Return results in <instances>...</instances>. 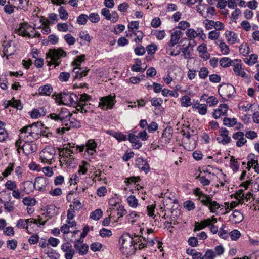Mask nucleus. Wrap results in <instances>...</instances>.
Returning <instances> with one entry per match:
<instances>
[{"label":"nucleus","instance_id":"obj_1","mask_svg":"<svg viewBox=\"0 0 259 259\" xmlns=\"http://www.w3.org/2000/svg\"><path fill=\"white\" fill-rule=\"evenodd\" d=\"M42 124L40 122L34 123L30 125L24 126L20 131L19 138L16 142V147L18 148L19 151V148H21V144L22 140H25L26 138H31L32 140L37 139L39 138V130L38 126H41Z\"/></svg>","mask_w":259,"mask_h":259},{"label":"nucleus","instance_id":"obj_2","mask_svg":"<svg viewBox=\"0 0 259 259\" xmlns=\"http://www.w3.org/2000/svg\"><path fill=\"white\" fill-rule=\"evenodd\" d=\"M141 236L135 235L132 237L128 233L123 234L119 240L121 244V249L124 254L131 255L135 253L136 250L135 245L140 243L142 240ZM143 237H142V238Z\"/></svg>","mask_w":259,"mask_h":259},{"label":"nucleus","instance_id":"obj_3","mask_svg":"<svg viewBox=\"0 0 259 259\" xmlns=\"http://www.w3.org/2000/svg\"><path fill=\"white\" fill-rule=\"evenodd\" d=\"M193 193L201 204L208 207L210 212L217 214V211L220 208V205L216 201H213L209 195L205 194L199 188H195Z\"/></svg>","mask_w":259,"mask_h":259},{"label":"nucleus","instance_id":"obj_4","mask_svg":"<svg viewBox=\"0 0 259 259\" xmlns=\"http://www.w3.org/2000/svg\"><path fill=\"white\" fill-rule=\"evenodd\" d=\"M66 55V52L62 48L50 49L47 53L48 65H54V67L58 66L61 63V59Z\"/></svg>","mask_w":259,"mask_h":259},{"label":"nucleus","instance_id":"obj_5","mask_svg":"<svg viewBox=\"0 0 259 259\" xmlns=\"http://www.w3.org/2000/svg\"><path fill=\"white\" fill-rule=\"evenodd\" d=\"M72 115V113L68 109L63 108L59 113H52L50 114L49 116L52 119L61 122L65 126V123H67L68 120L71 119Z\"/></svg>","mask_w":259,"mask_h":259},{"label":"nucleus","instance_id":"obj_6","mask_svg":"<svg viewBox=\"0 0 259 259\" xmlns=\"http://www.w3.org/2000/svg\"><path fill=\"white\" fill-rule=\"evenodd\" d=\"M60 102L66 105L75 106L78 101V96L73 93H62L58 95Z\"/></svg>","mask_w":259,"mask_h":259},{"label":"nucleus","instance_id":"obj_7","mask_svg":"<svg viewBox=\"0 0 259 259\" xmlns=\"http://www.w3.org/2000/svg\"><path fill=\"white\" fill-rule=\"evenodd\" d=\"M55 153L56 150L54 148L51 146L45 147L39 154L41 161L49 164H51L52 160L54 159Z\"/></svg>","mask_w":259,"mask_h":259},{"label":"nucleus","instance_id":"obj_8","mask_svg":"<svg viewBox=\"0 0 259 259\" xmlns=\"http://www.w3.org/2000/svg\"><path fill=\"white\" fill-rule=\"evenodd\" d=\"M97 144L93 139L88 140L85 145L81 146H76V150H79V152H82L85 150V153L90 156H93L97 151Z\"/></svg>","mask_w":259,"mask_h":259},{"label":"nucleus","instance_id":"obj_9","mask_svg":"<svg viewBox=\"0 0 259 259\" xmlns=\"http://www.w3.org/2000/svg\"><path fill=\"white\" fill-rule=\"evenodd\" d=\"M24 143L22 145L21 144V148H19V151L17 150L18 153H20L21 149L23 150V152L26 155H29L32 153L35 152L37 149V145L33 142L31 138H26L25 140H22ZM18 149V148L17 147Z\"/></svg>","mask_w":259,"mask_h":259},{"label":"nucleus","instance_id":"obj_10","mask_svg":"<svg viewBox=\"0 0 259 259\" xmlns=\"http://www.w3.org/2000/svg\"><path fill=\"white\" fill-rule=\"evenodd\" d=\"M115 98V95H111L101 98L99 106L103 109L112 108L116 102Z\"/></svg>","mask_w":259,"mask_h":259},{"label":"nucleus","instance_id":"obj_11","mask_svg":"<svg viewBox=\"0 0 259 259\" xmlns=\"http://www.w3.org/2000/svg\"><path fill=\"white\" fill-rule=\"evenodd\" d=\"M220 95L223 97H231L235 93V88L231 84H224L218 90Z\"/></svg>","mask_w":259,"mask_h":259},{"label":"nucleus","instance_id":"obj_12","mask_svg":"<svg viewBox=\"0 0 259 259\" xmlns=\"http://www.w3.org/2000/svg\"><path fill=\"white\" fill-rule=\"evenodd\" d=\"M61 249L64 254L65 259H72L75 253V249L69 242L63 243L61 246Z\"/></svg>","mask_w":259,"mask_h":259},{"label":"nucleus","instance_id":"obj_13","mask_svg":"<svg viewBox=\"0 0 259 259\" xmlns=\"http://www.w3.org/2000/svg\"><path fill=\"white\" fill-rule=\"evenodd\" d=\"M183 35V32L180 30H176L172 32L170 35V40L166 48V50H170L172 47L177 44Z\"/></svg>","mask_w":259,"mask_h":259},{"label":"nucleus","instance_id":"obj_14","mask_svg":"<svg viewBox=\"0 0 259 259\" xmlns=\"http://www.w3.org/2000/svg\"><path fill=\"white\" fill-rule=\"evenodd\" d=\"M229 132L225 128H221L219 131V135L217 138L218 143L223 145H226L230 143L231 138L229 136Z\"/></svg>","mask_w":259,"mask_h":259},{"label":"nucleus","instance_id":"obj_15","mask_svg":"<svg viewBox=\"0 0 259 259\" xmlns=\"http://www.w3.org/2000/svg\"><path fill=\"white\" fill-rule=\"evenodd\" d=\"M81 126L80 122L74 119L68 120L67 123H65V127L59 128L57 129V132L59 134H62L65 133L66 131H68L71 127L78 128Z\"/></svg>","mask_w":259,"mask_h":259},{"label":"nucleus","instance_id":"obj_16","mask_svg":"<svg viewBox=\"0 0 259 259\" xmlns=\"http://www.w3.org/2000/svg\"><path fill=\"white\" fill-rule=\"evenodd\" d=\"M32 29V27L27 23L22 24L18 29V33L20 35L23 36H28L31 37L33 35L30 33V31Z\"/></svg>","mask_w":259,"mask_h":259},{"label":"nucleus","instance_id":"obj_17","mask_svg":"<svg viewBox=\"0 0 259 259\" xmlns=\"http://www.w3.org/2000/svg\"><path fill=\"white\" fill-rule=\"evenodd\" d=\"M21 188V191L28 194L32 192L35 188V185L30 181H26L20 185Z\"/></svg>","mask_w":259,"mask_h":259},{"label":"nucleus","instance_id":"obj_18","mask_svg":"<svg viewBox=\"0 0 259 259\" xmlns=\"http://www.w3.org/2000/svg\"><path fill=\"white\" fill-rule=\"evenodd\" d=\"M136 164L141 170L146 174L149 172L150 167L147 161L142 157L137 158L136 160Z\"/></svg>","mask_w":259,"mask_h":259},{"label":"nucleus","instance_id":"obj_19","mask_svg":"<svg viewBox=\"0 0 259 259\" xmlns=\"http://www.w3.org/2000/svg\"><path fill=\"white\" fill-rule=\"evenodd\" d=\"M48 182L47 179L43 177H38L35 179V188L38 190L44 189L47 185Z\"/></svg>","mask_w":259,"mask_h":259},{"label":"nucleus","instance_id":"obj_20","mask_svg":"<svg viewBox=\"0 0 259 259\" xmlns=\"http://www.w3.org/2000/svg\"><path fill=\"white\" fill-rule=\"evenodd\" d=\"M228 109V106L226 104L220 105L218 108L214 110L213 116L215 118H218L221 116L225 115Z\"/></svg>","mask_w":259,"mask_h":259},{"label":"nucleus","instance_id":"obj_21","mask_svg":"<svg viewBox=\"0 0 259 259\" xmlns=\"http://www.w3.org/2000/svg\"><path fill=\"white\" fill-rule=\"evenodd\" d=\"M233 138L237 141L236 145L238 147H241L244 145L247 140L244 137V133L242 132H238L233 135Z\"/></svg>","mask_w":259,"mask_h":259},{"label":"nucleus","instance_id":"obj_22","mask_svg":"<svg viewBox=\"0 0 259 259\" xmlns=\"http://www.w3.org/2000/svg\"><path fill=\"white\" fill-rule=\"evenodd\" d=\"M243 220V215L242 213L237 210H234L229 217V220L234 224L241 222Z\"/></svg>","mask_w":259,"mask_h":259},{"label":"nucleus","instance_id":"obj_23","mask_svg":"<svg viewBox=\"0 0 259 259\" xmlns=\"http://www.w3.org/2000/svg\"><path fill=\"white\" fill-rule=\"evenodd\" d=\"M225 35L229 44H234L239 42L236 34L233 31H226L225 33Z\"/></svg>","mask_w":259,"mask_h":259},{"label":"nucleus","instance_id":"obj_24","mask_svg":"<svg viewBox=\"0 0 259 259\" xmlns=\"http://www.w3.org/2000/svg\"><path fill=\"white\" fill-rule=\"evenodd\" d=\"M128 139L132 144V147L134 149H139L142 146V143L140 142L138 137L136 135L133 134H130Z\"/></svg>","mask_w":259,"mask_h":259},{"label":"nucleus","instance_id":"obj_25","mask_svg":"<svg viewBox=\"0 0 259 259\" xmlns=\"http://www.w3.org/2000/svg\"><path fill=\"white\" fill-rule=\"evenodd\" d=\"M80 243V240H77L75 242V244L74 245V247L78 250V253L81 255H85L87 253L89 247L88 245L84 244L79 245V243Z\"/></svg>","mask_w":259,"mask_h":259},{"label":"nucleus","instance_id":"obj_26","mask_svg":"<svg viewBox=\"0 0 259 259\" xmlns=\"http://www.w3.org/2000/svg\"><path fill=\"white\" fill-rule=\"evenodd\" d=\"M89 71V69L84 70L81 68L80 67H74L73 68V72L75 74V75L74 76V78L80 79L84 76H86Z\"/></svg>","mask_w":259,"mask_h":259},{"label":"nucleus","instance_id":"obj_27","mask_svg":"<svg viewBox=\"0 0 259 259\" xmlns=\"http://www.w3.org/2000/svg\"><path fill=\"white\" fill-rule=\"evenodd\" d=\"M4 53L6 56H10L14 54L15 52V48L13 44L11 43H7L4 46L3 50Z\"/></svg>","mask_w":259,"mask_h":259},{"label":"nucleus","instance_id":"obj_28","mask_svg":"<svg viewBox=\"0 0 259 259\" xmlns=\"http://www.w3.org/2000/svg\"><path fill=\"white\" fill-rule=\"evenodd\" d=\"M52 91L53 89L49 84L41 86L38 89L39 93L41 95H49L52 93Z\"/></svg>","mask_w":259,"mask_h":259},{"label":"nucleus","instance_id":"obj_29","mask_svg":"<svg viewBox=\"0 0 259 259\" xmlns=\"http://www.w3.org/2000/svg\"><path fill=\"white\" fill-rule=\"evenodd\" d=\"M217 44L219 46L221 52L227 55L229 53L230 49L228 45L222 39H219Z\"/></svg>","mask_w":259,"mask_h":259},{"label":"nucleus","instance_id":"obj_30","mask_svg":"<svg viewBox=\"0 0 259 259\" xmlns=\"http://www.w3.org/2000/svg\"><path fill=\"white\" fill-rule=\"evenodd\" d=\"M233 70L237 75L242 77H245L246 76V73L242 68L241 65L238 63L234 64Z\"/></svg>","mask_w":259,"mask_h":259},{"label":"nucleus","instance_id":"obj_31","mask_svg":"<svg viewBox=\"0 0 259 259\" xmlns=\"http://www.w3.org/2000/svg\"><path fill=\"white\" fill-rule=\"evenodd\" d=\"M258 56L256 54H251L249 58H245L244 59V62L248 65H252L254 64L257 60Z\"/></svg>","mask_w":259,"mask_h":259},{"label":"nucleus","instance_id":"obj_32","mask_svg":"<svg viewBox=\"0 0 259 259\" xmlns=\"http://www.w3.org/2000/svg\"><path fill=\"white\" fill-rule=\"evenodd\" d=\"M172 136V129L170 127H167L163 131L162 133V137L165 138V141H168Z\"/></svg>","mask_w":259,"mask_h":259},{"label":"nucleus","instance_id":"obj_33","mask_svg":"<svg viewBox=\"0 0 259 259\" xmlns=\"http://www.w3.org/2000/svg\"><path fill=\"white\" fill-rule=\"evenodd\" d=\"M193 108H195L198 110V112L201 115H205L207 112V106L205 104H198L197 106L194 105L193 106Z\"/></svg>","mask_w":259,"mask_h":259},{"label":"nucleus","instance_id":"obj_34","mask_svg":"<svg viewBox=\"0 0 259 259\" xmlns=\"http://www.w3.org/2000/svg\"><path fill=\"white\" fill-rule=\"evenodd\" d=\"M186 35L190 40H193L197 37V31L193 28H189L186 31Z\"/></svg>","mask_w":259,"mask_h":259},{"label":"nucleus","instance_id":"obj_35","mask_svg":"<svg viewBox=\"0 0 259 259\" xmlns=\"http://www.w3.org/2000/svg\"><path fill=\"white\" fill-rule=\"evenodd\" d=\"M215 8L213 7H208L207 8L206 13H204L202 11H199V13L205 18L209 17L210 16H213L214 14Z\"/></svg>","mask_w":259,"mask_h":259},{"label":"nucleus","instance_id":"obj_36","mask_svg":"<svg viewBox=\"0 0 259 259\" xmlns=\"http://www.w3.org/2000/svg\"><path fill=\"white\" fill-rule=\"evenodd\" d=\"M91 100V96L87 94L84 93L80 95L79 99L77 102V104H87L85 103L86 102L89 101Z\"/></svg>","mask_w":259,"mask_h":259},{"label":"nucleus","instance_id":"obj_37","mask_svg":"<svg viewBox=\"0 0 259 259\" xmlns=\"http://www.w3.org/2000/svg\"><path fill=\"white\" fill-rule=\"evenodd\" d=\"M76 106V110L78 112H80L82 113H86L90 111H92L91 109H85L87 106L88 107V104H77Z\"/></svg>","mask_w":259,"mask_h":259},{"label":"nucleus","instance_id":"obj_38","mask_svg":"<svg viewBox=\"0 0 259 259\" xmlns=\"http://www.w3.org/2000/svg\"><path fill=\"white\" fill-rule=\"evenodd\" d=\"M127 201L128 205L133 208L138 206V201L135 196L131 195L127 197Z\"/></svg>","mask_w":259,"mask_h":259},{"label":"nucleus","instance_id":"obj_39","mask_svg":"<svg viewBox=\"0 0 259 259\" xmlns=\"http://www.w3.org/2000/svg\"><path fill=\"white\" fill-rule=\"evenodd\" d=\"M181 105L183 107H187L192 105L191 98L188 96H184L181 99Z\"/></svg>","mask_w":259,"mask_h":259},{"label":"nucleus","instance_id":"obj_40","mask_svg":"<svg viewBox=\"0 0 259 259\" xmlns=\"http://www.w3.org/2000/svg\"><path fill=\"white\" fill-rule=\"evenodd\" d=\"M5 187L10 191H13L17 188V185L15 181L12 180L7 181L5 184Z\"/></svg>","mask_w":259,"mask_h":259},{"label":"nucleus","instance_id":"obj_41","mask_svg":"<svg viewBox=\"0 0 259 259\" xmlns=\"http://www.w3.org/2000/svg\"><path fill=\"white\" fill-rule=\"evenodd\" d=\"M102 211L100 209H98L91 212L90 218L94 220H99L102 215Z\"/></svg>","mask_w":259,"mask_h":259},{"label":"nucleus","instance_id":"obj_42","mask_svg":"<svg viewBox=\"0 0 259 259\" xmlns=\"http://www.w3.org/2000/svg\"><path fill=\"white\" fill-rule=\"evenodd\" d=\"M209 74L208 69L205 67H203L200 68L199 71V77L201 79H205L207 78Z\"/></svg>","mask_w":259,"mask_h":259},{"label":"nucleus","instance_id":"obj_43","mask_svg":"<svg viewBox=\"0 0 259 259\" xmlns=\"http://www.w3.org/2000/svg\"><path fill=\"white\" fill-rule=\"evenodd\" d=\"M223 123L224 125L231 127L235 125L237 123V121L235 118H224Z\"/></svg>","mask_w":259,"mask_h":259},{"label":"nucleus","instance_id":"obj_44","mask_svg":"<svg viewBox=\"0 0 259 259\" xmlns=\"http://www.w3.org/2000/svg\"><path fill=\"white\" fill-rule=\"evenodd\" d=\"M220 64L223 67H227L231 65L232 61L228 57H224L220 60Z\"/></svg>","mask_w":259,"mask_h":259},{"label":"nucleus","instance_id":"obj_45","mask_svg":"<svg viewBox=\"0 0 259 259\" xmlns=\"http://www.w3.org/2000/svg\"><path fill=\"white\" fill-rule=\"evenodd\" d=\"M59 16L62 20H67L68 17V13L64 7H61L58 10Z\"/></svg>","mask_w":259,"mask_h":259},{"label":"nucleus","instance_id":"obj_46","mask_svg":"<svg viewBox=\"0 0 259 259\" xmlns=\"http://www.w3.org/2000/svg\"><path fill=\"white\" fill-rule=\"evenodd\" d=\"M9 105L19 110H21L22 108L20 101L15 100L14 98L9 101Z\"/></svg>","mask_w":259,"mask_h":259},{"label":"nucleus","instance_id":"obj_47","mask_svg":"<svg viewBox=\"0 0 259 259\" xmlns=\"http://www.w3.org/2000/svg\"><path fill=\"white\" fill-rule=\"evenodd\" d=\"M12 191V196L14 198L17 199H20L24 196L23 194V192L21 191V188L20 187V190L17 189H15Z\"/></svg>","mask_w":259,"mask_h":259},{"label":"nucleus","instance_id":"obj_48","mask_svg":"<svg viewBox=\"0 0 259 259\" xmlns=\"http://www.w3.org/2000/svg\"><path fill=\"white\" fill-rule=\"evenodd\" d=\"M0 202L4 204V206L6 210L8 212H12L14 209L13 204L9 202H4L2 199H0Z\"/></svg>","mask_w":259,"mask_h":259},{"label":"nucleus","instance_id":"obj_49","mask_svg":"<svg viewBox=\"0 0 259 259\" xmlns=\"http://www.w3.org/2000/svg\"><path fill=\"white\" fill-rule=\"evenodd\" d=\"M220 35V32H217V30H212L208 33V37L210 40H216L218 39Z\"/></svg>","mask_w":259,"mask_h":259},{"label":"nucleus","instance_id":"obj_50","mask_svg":"<svg viewBox=\"0 0 259 259\" xmlns=\"http://www.w3.org/2000/svg\"><path fill=\"white\" fill-rule=\"evenodd\" d=\"M88 165V163L85 161H82V164L79 165V169H78V174L79 175H84L85 174L88 170L87 165Z\"/></svg>","mask_w":259,"mask_h":259},{"label":"nucleus","instance_id":"obj_51","mask_svg":"<svg viewBox=\"0 0 259 259\" xmlns=\"http://www.w3.org/2000/svg\"><path fill=\"white\" fill-rule=\"evenodd\" d=\"M79 37L88 42H90L93 38L87 31H81L79 34Z\"/></svg>","mask_w":259,"mask_h":259},{"label":"nucleus","instance_id":"obj_52","mask_svg":"<svg viewBox=\"0 0 259 259\" xmlns=\"http://www.w3.org/2000/svg\"><path fill=\"white\" fill-rule=\"evenodd\" d=\"M14 170V163H10L9 164L8 166L2 173V175L4 177H7L9 175L11 174V172Z\"/></svg>","mask_w":259,"mask_h":259},{"label":"nucleus","instance_id":"obj_53","mask_svg":"<svg viewBox=\"0 0 259 259\" xmlns=\"http://www.w3.org/2000/svg\"><path fill=\"white\" fill-rule=\"evenodd\" d=\"M88 19V15L81 14L77 17V22L80 25H84L87 23Z\"/></svg>","mask_w":259,"mask_h":259},{"label":"nucleus","instance_id":"obj_54","mask_svg":"<svg viewBox=\"0 0 259 259\" xmlns=\"http://www.w3.org/2000/svg\"><path fill=\"white\" fill-rule=\"evenodd\" d=\"M85 56L84 55L81 56H77L74 60L72 62V64L73 66H79L81 62L84 61Z\"/></svg>","mask_w":259,"mask_h":259},{"label":"nucleus","instance_id":"obj_55","mask_svg":"<svg viewBox=\"0 0 259 259\" xmlns=\"http://www.w3.org/2000/svg\"><path fill=\"white\" fill-rule=\"evenodd\" d=\"M215 257V252L211 249L207 250L203 255L204 259H214Z\"/></svg>","mask_w":259,"mask_h":259},{"label":"nucleus","instance_id":"obj_56","mask_svg":"<svg viewBox=\"0 0 259 259\" xmlns=\"http://www.w3.org/2000/svg\"><path fill=\"white\" fill-rule=\"evenodd\" d=\"M203 24L207 30H210L214 28V21L209 19H205L203 21Z\"/></svg>","mask_w":259,"mask_h":259},{"label":"nucleus","instance_id":"obj_57","mask_svg":"<svg viewBox=\"0 0 259 259\" xmlns=\"http://www.w3.org/2000/svg\"><path fill=\"white\" fill-rule=\"evenodd\" d=\"M217 222V219L214 217H211L210 218L203 220V222L205 227L207 226L210 227L211 225Z\"/></svg>","mask_w":259,"mask_h":259},{"label":"nucleus","instance_id":"obj_58","mask_svg":"<svg viewBox=\"0 0 259 259\" xmlns=\"http://www.w3.org/2000/svg\"><path fill=\"white\" fill-rule=\"evenodd\" d=\"M23 202L27 206H34L35 205L36 201L34 198L27 197L23 199Z\"/></svg>","mask_w":259,"mask_h":259},{"label":"nucleus","instance_id":"obj_59","mask_svg":"<svg viewBox=\"0 0 259 259\" xmlns=\"http://www.w3.org/2000/svg\"><path fill=\"white\" fill-rule=\"evenodd\" d=\"M64 39L65 41L70 46L74 45L76 41L75 38L70 34L65 35L64 36Z\"/></svg>","mask_w":259,"mask_h":259},{"label":"nucleus","instance_id":"obj_60","mask_svg":"<svg viewBox=\"0 0 259 259\" xmlns=\"http://www.w3.org/2000/svg\"><path fill=\"white\" fill-rule=\"evenodd\" d=\"M240 52L244 56H246L249 52V48L246 44H241L240 46Z\"/></svg>","mask_w":259,"mask_h":259},{"label":"nucleus","instance_id":"obj_61","mask_svg":"<svg viewBox=\"0 0 259 259\" xmlns=\"http://www.w3.org/2000/svg\"><path fill=\"white\" fill-rule=\"evenodd\" d=\"M184 206L188 210L190 211L195 209V205L191 201L187 200L184 203Z\"/></svg>","mask_w":259,"mask_h":259},{"label":"nucleus","instance_id":"obj_62","mask_svg":"<svg viewBox=\"0 0 259 259\" xmlns=\"http://www.w3.org/2000/svg\"><path fill=\"white\" fill-rule=\"evenodd\" d=\"M70 74L68 72H62L60 73L58 78L61 81H67L70 77Z\"/></svg>","mask_w":259,"mask_h":259},{"label":"nucleus","instance_id":"obj_63","mask_svg":"<svg viewBox=\"0 0 259 259\" xmlns=\"http://www.w3.org/2000/svg\"><path fill=\"white\" fill-rule=\"evenodd\" d=\"M190 26V24L186 21H181L178 23V28L181 30H185L188 28Z\"/></svg>","mask_w":259,"mask_h":259},{"label":"nucleus","instance_id":"obj_64","mask_svg":"<svg viewBox=\"0 0 259 259\" xmlns=\"http://www.w3.org/2000/svg\"><path fill=\"white\" fill-rule=\"evenodd\" d=\"M57 27L58 30L61 32H66L69 29V26L67 23H58Z\"/></svg>","mask_w":259,"mask_h":259}]
</instances>
